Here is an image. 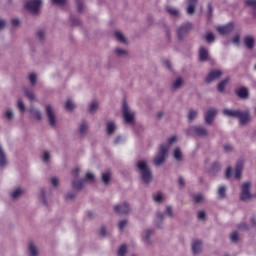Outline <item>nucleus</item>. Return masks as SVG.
Listing matches in <instances>:
<instances>
[{"label": "nucleus", "mask_w": 256, "mask_h": 256, "mask_svg": "<svg viewBox=\"0 0 256 256\" xmlns=\"http://www.w3.org/2000/svg\"><path fill=\"white\" fill-rule=\"evenodd\" d=\"M173 143H177V136H171L168 139V143L160 145L159 151L153 161L156 167L165 163V159H167L169 153V147H171Z\"/></svg>", "instance_id": "obj_1"}, {"label": "nucleus", "mask_w": 256, "mask_h": 256, "mask_svg": "<svg viewBox=\"0 0 256 256\" xmlns=\"http://www.w3.org/2000/svg\"><path fill=\"white\" fill-rule=\"evenodd\" d=\"M79 173H81L80 168H75L72 171V176L74 177V180L72 182V187H73V189H76V191H81V189H83V185H85V183H93L95 181V175H93V173H91V172L86 173L85 179L77 180Z\"/></svg>", "instance_id": "obj_2"}, {"label": "nucleus", "mask_w": 256, "mask_h": 256, "mask_svg": "<svg viewBox=\"0 0 256 256\" xmlns=\"http://www.w3.org/2000/svg\"><path fill=\"white\" fill-rule=\"evenodd\" d=\"M137 169L144 183H151L153 181V173L145 160H140L137 162Z\"/></svg>", "instance_id": "obj_3"}, {"label": "nucleus", "mask_w": 256, "mask_h": 256, "mask_svg": "<svg viewBox=\"0 0 256 256\" xmlns=\"http://www.w3.org/2000/svg\"><path fill=\"white\" fill-rule=\"evenodd\" d=\"M122 115L124 119V123L127 125H134L135 124V112L131 111L129 105L126 102L122 105Z\"/></svg>", "instance_id": "obj_4"}, {"label": "nucleus", "mask_w": 256, "mask_h": 256, "mask_svg": "<svg viewBox=\"0 0 256 256\" xmlns=\"http://www.w3.org/2000/svg\"><path fill=\"white\" fill-rule=\"evenodd\" d=\"M253 197H256V194H251V182L243 183L241 186V201H250Z\"/></svg>", "instance_id": "obj_5"}, {"label": "nucleus", "mask_w": 256, "mask_h": 256, "mask_svg": "<svg viewBox=\"0 0 256 256\" xmlns=\"http://www.w3.org/2000/svg\"><path fill=\"white\" fill-rule=\"evenodd\" d=\"M41 3H43L42 0H28L26 2V9L32 13V15H37L39 9H41Z\"/></svg>", "instance_id": "obj_6"}, {"label": "nucleus", "mask_w": 256, "mask_h": 256, "mask_svg": "<svg viewBox=\"0 0 256 256\" xmlns=\"http://www.w3.org/2000/svg\"><path fill=\"white\" fill-rule=\"evenodd\" d=\"M188 135H196V137H207L208 131L203 126H191L187 130Z\"/></svg>", "instance_id": "obj_7"}, {"label": "nucleus", "mask_w": 256, "mask_h": 256, "mask_svg": "<svg viewBox=\"0 0 256 256\" xmlns=\"http://www.w3.org/2000/svg\"><path fill=\"white\" fill-rule=\"evenodd\" d=\"M114 211L119 215H129L131 213V206L127 202L120 203L114 206Z\"/></svg>", "instance_id": "obj_8"}, {"label": "nucleus", "mask_w": 256, "mask_h": 256, "mask_svg": "<svg viewBox=\"0 0 256 256\" xmlns=\"http://www.w3.org/2000/svg\"><path fill=\"white\" fill-rule=\"evenodd\" d=\"M235 29V25L233 22L228 23L225 26H218L217 31L220 33V35H229Z\"/></svg>", "instance_id": "obj_9"}, {"label": "nucleus", "mask_w": 256, "mask_h": 256, "mask_svg": "<svg viewBox=\"0 0 256 256\" xmlns=\"http://www.w3.org/2000/svg\"><path fill=\"white\" fill-rule=\"evenodd\" d=\"M46 115L48 117V121L51 127H55L57 119L55 118V112H53V108L51 107V105L46 106Z\"/></svg>", "instance_id": "obj_10"}, {"label": "nucleus", "mask_w": 256, "mask_h": 256, "mask_svg": "<svg viewBox=\"0 0 256 256\" xmlns=\"http://www.w3.org/2000/svg\"><path fill=\"white\" fill-rule=\"evenodd\" d=\"M191 29H193V24L191 23H186L183 24L179 29H178V37L179 39H183L184 35H187V33L189 31H191Z\"/></svg>", "instance_id": "obj_11"}, {"label": "nucleus", "mask_w": 256, "mask_h": 256, "mask_svg": "<svg viewBox=\"0 0 256 256\" xmlns=\"http://www.w3.org/2000/svg\"><path fill=\"white\" fill-rule=\"evenodd\" d=\"M27 253L29 256H39V248L35 242L30 241L28 243Z\"/></svg>", "instance_id": "obj_12"}, {"label": "nucleus", "mask_w": 256, "mask_h": 256, "mask_svg": "<svg viewBox=\"0 0 256 256\" xmlns=\"http://www.w3.org/2000/svg\"><path fill=\"white\" fill-rule=\"evenodd\" d=\"M221 75H223V72H221V70H213L206 77V82L211 83V81H215V79H219Z\"/></svg>", "instance_id": "obj_13"}, {"label": "nucleus", "mask_w": 256, "mask_h": 256, "mask_svg": "<svg viewBox=\"0 0 256 256\" xmlns=\"http://www.w3.org/2000/svg\"><path fill=\"white\" fill-rule=\"evenodd\" d=\"M215 115H217V110L216 109H210L207 111L205 115V121L207 125H211L213 123V120L215 119Z\"/></svg>", "instance_id": "obj_14"}, {"label": "nucleus", "mask_w": 256, "mask_h": 256, "mask_svg": "<svg viewBox=\"0 0 256 256\" xmlns=\"http://www.w3.org/2000/svg\"><path fill=\"white\" fill-rule=\"evenodd\" d=\"M115 131H117V124L115 123V121L113 120L108 121L106 124L107 135H113Z\"/></svg>", "instance_id": "obj_15"}, {"label": "nucleus", "mask_w": 256, "mask_h": 256, "mask_svg": "<svg viewBox=\"0 0 256 256\" xmlns=\"http://www.w3.org/2000/svg\"><path fill=\"white\" fill-rule=\"evenodd\" d=\"M201 249H203V243L200 240H194L192 242V251L193 253H201Z\"/></svg>", "instance_id": "obj_16"}, {"label": "nucleus", "mask_w": 256, "mask_h": 256, "mask_svg": "<svg viewBox=\"0 0 256 256\" xmlns=\"http://www.w3.org/2000/svg\"><path fill=\"white\" fill-rule=\"evenodd\" d=\"M199 59H200V61H207V59H209V50L207 48L200 47Z\"/></svg>", "instance_id": "obj_17"}, {"label": "nucleus", "mask_w": 256, "mask_h": 256, "mask_svg": "<svg viewBox=\"0 0 256 256\" xmlns=\"http://www.w3.org/2000/svg\"><path fill=\"white\" fill-rule=\"evenodd\" d=\"M244 45L247 47V49H253L255 45V38L253 36H245Z\"/></svg>", "instance_id": "obj_18"}, {"label": "nucleus", "mask_w": 256, "mask_h": 256, "mask_svg": "<svg viewBox=\"0 0 256 256\" xmlns=\"http://www.w3.org/2000/svg\"><path fill=\"white\" fill-rule=\"evenodd\" d=\"M195 7H197V0H188L187 13L193 15L195 13Z\"/></svg>", "instance_id": "obj_19"}, {"label": "nucleus", "mask_w": 256, "mask_h": 256, "mask_svg": "<svg viewBox=\"0 0 256 256\" xmlns=\"http://www.w3.org/2000/svg\"><path fill=\"white\" fill-rule=\"evenodd\" d=\"M223 114L226 117H239L240 115V110H231V109H224Z\"/></svg>", "instance_id": "obj_20"}, {"label": "nucleus", "mask_w": 256, "mask_h": 256, "mask_svg": "<svg viewBox=\"0 0 256 256\" xmlns=\"http://www.w3.org/2000/svg\"><path fill=\"white\" fill-rule=\"evenodd\" d=\"M5 165H7V155L3 150V146L0 145V167H5Z\"/></svg>", "instance_id": "obj_21"}, {"label": "nucleus", "mask_w": 256, "mask_h": 256, "mask_svg": "<svg viewBox=\"0 0 256 256\" xmlns=\"http://www.w3.org/2000/svg\"><path fill=\"white\" fill-rule=\"evenodd\" d=\"M237 118L240 119L241 125H245V123H248L249 121V112H241L240 110V114L237 116Z\"/></svg>", "instance_id": "obj_22"}, {"label": "nucleus", "mask_w": 256, "mask_h": 256, "mask_svg": "<svg viewBox=\"0 0 256 256\" xmlns=\"http://www.w3.org/2000/svg\"><path fill=\"white\" fill-rule=\"evenodd\" d=\"M164 219H165V214L158 212L156 214V218H155V225L158 226L159 228H161V225H162Z\"/></svg>", "instance_id": "obj_23"}, {"label": "nucleus", "mask_w": 256, "mask_h": 256, "mask_svg": "<svg viewBox=\"0 0 256 256\" xmlns=\"http://www.w3.org/2000/svg\"><path fill=\"white\" fill-rule=\"evenodd\" d=\"M153 200L155 203H163V201H165V195L161 192H156L153 194Z\"/></svg>", "instance_id": "obj_24"}, {"label": "nucleus", "mask_w": 256, "mask_h": 256, "mask_svg": "<svg viewBox=\"0 0 256 256\" xmlns=\"http://www.w3.org/2000/svg\"><path fill=\"white\" fill-rule=\"evenodd\" d=\"M237 95L240 99H247V97H249V90L247 88H240L237 91Z\"/></svg>", "instance_id": "obj_25"}, {"label": "nucleus", "mask_w": 256, "mask_h": 256, "mask_svg": "<svg viewBox=\"0 0 256 256\" xmlns=\"http://www.w3.org/2000/svg\"><path fill=\"white\" fill-rule=\"evenodd\" d=\"M242 171H243V162H238L235 169V179H241Z\"/></svg>", "instance_id": "obj_26"}, {"label": "nucleus", "mask_w": 256, "mask_h": 256, "mask_svg": "<svg viewBox=\"0 0 256 256\" xmlns=\"http://www.w3.org/2000/svg\"><path fill=\"white\" fill-rule=\"evenodd\" d=\"M151 235H153V230H151V229L144 230L142 232L143 241H145L146 243H149V239H150Z\"/></svg>", "instance_id": "obj_27"}, {"label": "nucleus", "mask_w": 256, "mask_h": 256, "mask_svg": "<svg viewBox=\"0 0 256 256\" xmlns=\"http://www.w3.org/2000/svg\"><path fill=\"white\" fill-rule=\"evenodd\" d=\"M24 191L22 190V188H16L12 191L11 193V197L12 199H19V197H21V195H23Z\"/></svg>", "instance_id": "obj_28"}, {"label": "nucleus", "mask_w": 256, "mask_h": 256, "mask_svg": "<svg viewBox=\"0 0 256 256\" xmlns=\"http://www.w3.org/2000/svg\"><path fill=\"white\" fill-rule=\"evenodd\" d=\"M4 117L8 121H13V119H15V113L11 109H7L4 113Z\"/></svg>", "instance_id": "obj_29"}, {"label": "nucleus", "mask_w": 256, "mask_h": 256, "mask_svg": "<svg viewBox=\"0 0 256 256\" xmlns=\"http://www.w3.org/2000/svg\"><path fill=\"white\" fill-rule=\"evenodd\" d=\"M30 113H31L32 117H34V119H37L38 121L42 117L41 112L35 108H31Z\"/></svg>", "instance_id": "obj_30"}, {"label": "nucleus", "mask_w": 256, "mask_h": 256, "mask_svg": "<svg viewBox=\"0 0 256 256\" xmlns=\"http://www.w3.org/2000/svg\"><path fill=\"white\" fill-rule=\"evenodd\" d=\"M115 37L120 43H127V39H125V36L123 35V32L121 31H116L115 32Z\"/></svg>", "instance_id": "obj_31"}, {"label": "nucleus", "mask_w": 256, "mask_h": 256, "mask_svg": "<svg viewBox=\"0 0 256 256\" xmlns=\"http://www.w3.org/2000/svg\"><path fill=\"white\" fill-rule=\"evenodd\" d=\"M182 85H183V79L177 78L172 84V89L174 90L181 89Z\"/></svg>", "instance_id": "obj_32"}, {"label": "nucleus", "mask_w": 256, "mask_h": 256, "mask_svg": "<svg viewBox=\"0 0 256 256\" xmlns=\"http://www.w3.org/2000/svg\"><path fill=\"white\" fill-rule=\"evenodd\" d=\"M227 83H229V78H226L218 84V91H220V93H223V91H225V86L227 85Z\"/></svg>", "instance_id": "obj_33"}, {"label": "nucleus", "mask_w": 256, "mask_h": 256, "mask_svg": "<svg viewBox=\"0 0 256 256\" xmlns=\"http://www.w3.org/2000/svg\"><path fill=\"white\" fill-rule=\"evenodd\" d=\"M174 158L176 161H181V159H183V153L181 152V149L176 148L174 150Z\"/></svg>", "instance_id": "obj_34"}, {"label": "nucleus", "mask_w": 256, "mask_h": 256, "mask_svg": "<svg viewBox=\"0 0 256 256\" xmlns=\"http://www.w3.org/2000/svg\"><path fill=\"white\" fill-rule=\"evenodd\" d=\"M127 225H129V220H127V219L121 220V221H119V223H118V229H119L120 231H124V230H125V227H127Z\"/></svg>", "instance_id": "obj_35"}, {"label": "nucleus", "mask_w": 256, "mask_h": 256, "mask_svg": "<svg viewBox=\"0 0 256 256\" xmlns=\"http://www.w3.org/2000/svg\"><path fill=\"white\" fill-rule=\"evenodd\" d=\"M167 11L169 15H171V17H179V10H177L176 8L168 7Z\"/></svg>", "instance_id": "obj_36"}, {"label": "nucleus", "mask_w": 256, "mask_h": 256, "mask_svg": "<svg viewBox=\"0 0 256 256\" xmlns=\"http://www.w3.org/2000/svg\"><path fill=\"white\" fill-rule=\"evenodd\" d=\"M97 109H99V103L97 101H93L92 103H90V107H89L90 113H95Z\"/></svg>", "instance_id": "obj_37"}, {"label": "nucleus", "mask_w": 256, "mask_h": 256, "mask_svg": "<svg viewBox=\"0 0 256 256\" xmlns=\"http://www.w3.org/2000/svg\"><path fill=\"white\" fill-rule=\"evenodd\" d=\"M26 97L30 100V101H35V94L33 93L32 90L26 89L24 91Z\"/></svg>", "instance_id": "obj_38"}, {"label": "nucleus", "mask_w": 256, "mask_h": 256, "mask_svg": "<svg viewBox=\"0 0 256 256\" xmlns=\"http://www.w3.org/2000/svg\"><path fill=\"white\" fill-rule=\"evenodd\" d=\"M88 126L85 122H82L79 127V132L81 135H85L87 133Z\"/></svg>", "instance_id": "obj_39"}, {"label": "nucleus", "mask_w": 256, "mask_h": 256, "mask_svg": "<svg viewBox=\"0 0 256 256\" xmlns=\"http://www.w3.org/2000/svg\"><path fill=\"white\" fill-rule=\"evenodd\" d=\"M65 107L67 111H73V109H75V103H73L71 100H67Z\"/></svg>", "instance_id": "obj_40"}, {"label": "nucleus", "mask_w": 256, "mask_h": 256, "mask_svg": "<svg viewBox=\"0 0 256 256\" xmlns=\"http://www.w3.org/2000/svg\"><path fill=\"white\" fill-rule=\"evenodd\" d=\"M188 119L189 121H193L194 119H197V110H190L188 113Z\"/></svg>", "instance_id": "obj_41"}, {"label": "nucleus", "mask_w": 256, "mask_h": 256, "mask_svg": "<svg viewBox=\"0 0 256 256\" xmlns=\"http://www.w3.org/2000/svg\"><path fill=\"white\" fill-rule=\"evenodd\" d=\"M28 79H29L31 85H35L37 83V74L36 73H31L28 76Z\"/></svg>", "instance_id": "obj_42"}, {"label": "nucleus", "mask_w": 256, "mask_h": 256, "mask_svg": "<svg viewBox=\"0 0 256 256\" xmlns=\"http://www.w3.org/2000/svg\"><path fill=\"white\" fill-rule=\"evenodd\" d=\"M206 41L207 43H213L215 41V35L212 32L206 33Z\"/></svg>", "instance_id": "obj_43"}, {"label": "nucleus", "mask_w": 256, "mask_h": 256, "mask_svg": "<svg viewBox=\"0 0 256 256\" xmlns=\"http://www.w3.org/2000/svg\"><path fill=\"white\" fill-rule=\"evenodd\" d=\"M127 253V245H122L118 250V256H125Z\"/></svg>", "instance_id": "obj_44"}, {"label": "nucleus", "mask_w": 256, "mask_h": 256, "mask_svg": "<svg viewBox=\"0 0 256 256\" xmlns=\"http://www.w3.org/2000/svg\"><path fill=\"white\" fill-rule=\"evenodd\" d=\"M115 53L118 57H125L127 55V51L121 48H116Z\"/></svg>", "instance_id": "obj_45"}, {"label": "nucleus", "mask_w": 256, "mask_h": 256, "mask_svg": "<svg viewBox=\"0 0 256 256\" xmlns=\"http://www.w3.org/2000/svg\"><path fill=\"white\" fill-rule=\"evenodd\" d=\"M49 159H51V154L49 153V151H44L42 160L44 161V163H49Z\"/></svg>", "instance_id": "obj_46"}, {"label": "nucleus", "mask_w": 256, "mask_h": 256, "mask_svg": "<svg viewBox=\"0 0 256 256\" xmlns=\"http://www.w3.org/2000/svg\"><path fill=\"white\" fill-rule=\"evenodd\" d=\"M102 181L105 184L109 183V181H111V174L109 173L102 174Z\"/></svg>", "instance_id": "obj_47"}, {"label": "nucleus", "mask_w": 256, "mask_h": 256, "mask_svg": "<svg viewBox=\"0 0 256 256\" xmlns=\"http://www.w3.org/2000/svg\"><path fill=\"white\" fill-rule=\"evenodd\" d=\"M225 191H227V189L225 188V186H221L218 189V195L219 197H221V199L225 198Z\"/></svg>", "instance_id": "obj_48"}, {"label": "nucleus", "mask_w": 256, "mask_h": 256, "mask_svg": "<svg viewBox=\"0 0 256 256\" xmlns=\"http://www.w3.org/2000/svg\"><path fill=\"white\" fill-rule=\"evenodd\" d=\"M231 241H233V243H237L239 241V234L237 233V231H234L231 236H230Z\"/></svg>", "instance_id": "obj_49"}, {"label": "nucleus", "mask_w": 256, "mask_h": 256, "mask_svg": "<svg viewBox=\"0 0 256 256\" xmlns=\"http://www.w3.org/2000/svg\"><path fill=\"white\" fill-rule=\"evenodd\" d=\"M246 5L256 10V0H246Z\"/></svg>", "instance_id": "obj_50"}, {"label": "nucleus", "mask_w": 256, "mask_h": 256, "mask_svg": "<svg viewBox=\"0 0 256 256\" xmlns=\"http://www.w3.org/2000/svg\"><path fill=\"white\" fill-rule=\"evenodd\" d=\"M220 169H221V165H219V163L215 162L212 165L211 173H217V171H219Z\"/></svg>", "instance_id": "obj_51"}, {"label": "nucleus", "mask_w": 256, "mask_h": 256, "mask_svg": "<svg viewBox=\"0 0 256 256\" xmlns=\"http://www.w3.org/2000/svg\"><path fill=\"white\" fill-rule=\"evenodd\" d=\"M204 199L205 198H203V195H201V194H198V195L194 196L195 203H203Z\"/></svg>", "instance_id": "obj_52"}, {"label": "nucleus", "mask_w": 256, "mask_h": 256, "mask_svg": "<svg viewBox=\"0 0 256 256\" xmlns=\"http://www.w3.org/2000/svg\"><path fill=\"white\" fill-rule=\"evenodd\" d=\"M17 107H18L19 111H21V113H24V111H25V104H23L22 100H18Z\"/></svg>", "instance_id": "obj_53"}, {"label": "nucleus", "mask_w": 256, "mask_h": 256, "mask_svg": "<svg viewBox=\"0 0 256 256\" xmlns=\"http://www.w3.org/2000/svg\"><path fill=\"white\" fill-rule=\"evenodd\" d=\"M40 199L44 205H47V200H45V189L40 190Z\"/></svg>", "instance_id": "obj_54"}, {"label": "nucleus", "mask_w": 256, "mask_h": 256, "mask_svg": "<svg viewBox=\"0 0 256 256\" xmlns=\"http://www.w3.org/2000/svg\"><path fill=\"white\" fill-rule=\"evenodd\" d=\"M197 217L200 221H205V211L201 210V211H198V214H197Z\"/></svg>", "instance_id": "obj_55"}, {"label": "nucleus", "mask_w": 256, "mask_h": 256, "mask_svg": "<svg viewBox=\"0 0 256 256\" xmlns=\"http://www.w3.org/2000/svg\"><path fill=\"white\" fill-rule=\"evenodd\" d=\"M231 177H233V170L231 169V167H228L226 170V178L231 179Z\"/></svg>", "instance_id": "obj_56"}, {"label": "nucleus", "mask_w": 256, "mask_h": 256, "mask_svg": "<svg viewBox=\"0 0 256 256\" xmlns=\"http://www.w3.org/2000/svg\"><path fill=\"white\" fill-rule=\"evenodd\" d=\"M51 183L54 187H57L59 185V179L57 177L51 178Z\"/></svg>", "instance_id": "obj_57"}, {"label": "nucleus", "mask_w": 256, "mask_h": 256, "mask_svg": "<svg viewBox=\"0 0 256 256\" xmlns=\"http://www.w3.org/2000/svg\"><path fill=\"white\" fill-rule=\"evenodd\" d=\"M166 212L168 213L169 217H173V208L171 206L166 207Z\"/></svg>", "instance_id": "obj_58"}, {"label": "nucleus", "mask_w": 256, "mask_h": 256, "mask_svg": "<svg viewBox=\"0 0 256 256\" xmlns=\"http://www.w3.org/2000/svg\"><path fill=\"white\" fill-rule=\"evenodd\" d=\"M56 5H65L67 0H52Z\"/></svg>", "instance_id": "obj_59"}, {"label": "nucleus", "mask_w": 256, "mask_h": 256, "mask_svg": "<svg viewBox=\"0 0 256 256\" xmlns=\"http://www.w3.org/2000/svg\"><path fill=\"white\" fill-rule=\"evenodd\" d=\"M100 235H102V237H105L107 235V228L106 227H102L100 229Z\"/></svg>", "instance_id": "obj_60"}, {"label": "nucleus", "mask_w": 256, "mask_h": 256, "mask_svg": "<svg viewBox=\"0 0 256 256\" xmlns=\"http://www.w3.org/2000/svg\"><path fill=\"white\" fill-rule=\"evenodd\" d=\"M37 35L40 39H45V32L43 30H39Z\"/></svg>", "instance_id": "obj_61"}, {"label": "nucleus", "mask_w": 256, "mask_h": 256, "mask_svg": "<svg viewBox=\"0 0 256 256\" xmlns=\"http://www.w3.org/2000/svg\"><path fill=\"white\" fill-rule=\"evenodd\" d=\"M239 39H240L239 35H236L233 38L232 43H234V45H239Z\"/></svg>", "instance_id": "obj_62"}, {"label": "nucleus", "mask_w": 256, "mask_h": 256, "mask_svg": "<svg viewBox=\"0 0 256 256\" xmlns=\"http://www.w3.org/2000/svg\"><path fill=\"white\" fill-rule=\"evenodd\" d=\"M224 151H227V152L233 151V146H231L230 144H226L224 146Z\"/></svg>", "instance_id": "obj_63"}, {"label": "nucleus", "mask_w": 256, "mask_h": 256, "mask_svg": "<svg viewBox=\"0 0 256 256\" xmlns=\"http://www.w3.org/2000/svg\"><path fill=\"white\" fill-rule=\"evenodd\" d=\"M77 5H78V11L81 13L83 11V4L77 0Z\"/></svg>", "instance_id": "obj_64"}]
</instances>
